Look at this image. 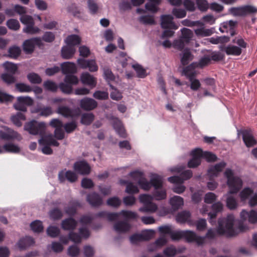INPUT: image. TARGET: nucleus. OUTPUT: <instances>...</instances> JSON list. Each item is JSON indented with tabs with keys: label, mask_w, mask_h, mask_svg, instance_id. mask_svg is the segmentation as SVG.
Segmentation results:
<instances>
[{
	"label": "nucleus",
	"mask_w": 257,
	"mask_h": 257,
	"mask_svg": "<svg viewBox=\"0 0 257 257\" xmlns=\"http://www.w3.org/2000/svg\"><path fill=\"white\" fill-rule=\"evenodd\" d=\"M143 173L139 171L130 172V176L135 180H138L137 183L140 188L144 190L149 191L151 188V182L143 176Z\"/></svg>",
	"instance_id": "5"
},
{
	"label": "nucleus",
	"mask_w": 257,
	"mask_h": 257,
	"mask_svg": "<svg viewBox=\"0 0 257 257\" xmlns=\"http://www.w3.org/2000/svg\"><path fill=\"white\" fill-rule=\"evenodd\" d=\"M195 33L198 36L206 37L211 35L213 34V31L211 29L201 28L196 29Z\"/></svg>",
	"instance_id": "49"
},
{
	"label": "nucleus",
	"mask_w": 257,
	"mask_h": 257,
	"mask_svg": "<svg viewBox=\"0 0 257 257\" xmlns=\"http://www.w3.org/2000/svg\"><path fill=\"white\" fill-rule=\"evenodd\" d=\"M170 203L174 209H178L184 204L183 199L179 196H175L171 198Z\"/></svg>",
	"instance_id": "34"
},
{
	"label": "nucleus",
	"mask_w": 257,
	"mask_h": 257,
	"mask_svg": "<svg viewBox=\"0 0 257 257\" xmlns=\"http://www.w3.org/2000/svg\"><path fill=\"white\" fill-rule=\"evenodd\" d=\"M79 105L82 110L91 111L97 107L98 103L93 98L86 97L79 101Z\"/></svg>",
	"instance_id": "10"
},
{
	"label": "nucleus",
	"mask_w": 257,
	"mask_h": 257,
	"mask_svg": "<svg viewBox=\"0 0 257 257\" xmlns=\"http://www.w3.org/2000/svg\"><path fill=\"white\" fill-rule=\"evenodd\" d=\"M20 21L25 25L23 29V32L30 35H35L40 33L41 30L35 26V21L31 16L23 15L21 17Z\"/></svg>",
	"instance_id": "4"
},
{
	"label": "nucleus",
	"mask_w": 257,
	"mask_h": 257,
	"mask_svg": "<svg viewBox=\"0 0 257 257\" xmlns=\"http://www.w3.org/2000/svg\"><path fill=\"white\" fill-rule=\"evenodd\" d=\"M224 176L227 178V184L229 189V194H236L242 188L243 182L241 179L234 176L233 172L230 169H226Z\"/></svg>",
	"instance_id": "2"
},
{
	"label": "nucleus",
	"mask_w": 257,
	"mask_h": 257,
	"mask_svg": "<svg viewBox=\"0 0 257 257\" xmlns=\"http://www.w3.org/2000/svg\"><path fill=\"white\" fill-rule=\"evenodd\" d=\"M80 79L83 84L87 85L91 88L95 87L97 84L96 78L88 72L83 73L81 75Z\"/></svg>",
	"instance_id": "18"
},
{
	"label": "nucleus",
	"mask_w": 257,
	"mask_h": 257,
	"mask_svg": "<svg viewBox=\"0 0 257 257\" xmlns=\"http://www.w3.org/2000/svg\"><path fill=\"white\" fill-rule=\"evenodd\" d=\"M212 211L208 213L211 221L215 219L218 213L221 212L223 209V205L220 201L213 203L211 206Z\"/></svg>",
	"instance_id": "24"
},
{
	"label": "nucleus",
	"mask_w": 257,
	"mask_h": 257,
	"mask_svg": "<svg viewBox=\"0 0 257 257\" xmlns=\"http://www.w3.org/2000/svg\"><path fill=\"white\" fill-rule=\"evenodd\" d=\"M77 62L79 67L82 69L88 68L90 72H95L98 70V66L93 59L86 60L83 58H79Z\"/></svg>",
	"instance_id": "9"
},
{
	"label": "nucleus",
	"mask_w": 257,
	"mask_h": 257,
	"mask_svg": "<svg viewBox=\"0 0 257 257\" xmlns=\"http://www.w3.org/2000/svg\"><path fill=\"white\" fill-rule=\"evenodd\" d=\"M163 254L166 257H174L177 254V249L175 246L171 245L164 249Z\"/></svg>",
	"instance_id": "57"
},
{
	"label": "nucleus",
	"mask_w": 257,
	"mask_h": 257,
	"mask_svg": "<svg viewBox=\"0 0 257 257\" xmlns=\"http://www.w3.org/2000/svg\"><path fill=\"white\" fill-rule=\"evenodd\" d=\"M57 113L61 114L65 117L73 116V112L72 110L67 106H59L57 110Z\"/></svg>",
	"instance_id": "39"
},
{
	"label": "nucleus",
	"mask_w": 257,
	"mask_h": 257,
	"mask_svg": "<svg viewBox=\"0 0 257 257\" xmlns=\"http://www.w3.org/2000/svg\"><path fill=\"white\" fill-rule=\"evenodd\" d=\"M16 89L19 92H30L32 91V88L24 83H18L15 85Z\"/></svg>",
	"instance_id": "44"
},
{
	"label": "nucleus",
	"mask_w": 257,
	"mask_h": 257,
	"mask_svg": "<svg viewBox=\"0 0 257 257\" xmlns=\"http://www.w3.org/2000/svg\"><path fill=\"white\" fill-rule=\"evenodd\" d=\"M211 59L209 56H206L202 57L199 61V62H195V66L196 68H203L205 66H207L210 62Z\"/></svg>",
	"instance_id": "55"
},
{
	"label": "nucleus",
	"mask_w": 257,
	"mask_h": 257,
	"mask_svg": "<svg viewBox=\"0 0 257 257\" xmlns=\"http://www.w3.org/2000/svg\"><path fill=\"white\" fill-rule=\"evenodd\" d=\"M43 45L42 39L39 37L31 38L25 40L23 44V48L26 54L32 53L35 46L40 47Z\"/></svg>",
	"instance_id": "6"
},
{
	"label": "nucleus",
	"mask_w": 257,
	"mask_h": 257,
	"mask_svg": "<svg viewBox=\"0 0 257 257\" xmlns=\"http://www.w3.org/2000/svg\"><path fill=\"white\" fill-rule=\"evenodd\" d=\"M153 196L157 200H163L166 197V192L165 190L162 189H155L153 192Z\"/></svg>",
	"instance_id": "59"
},
{
	"label": "nucleus",
	"mask_w": 257,
	"mask_h": 257,
	"mask_svg": "<svg viewBox=\"0 0 257 257\" xmlns=\"http://www.w3.org/2000/svg\"><path fill=\"white\" fill-rule=\"evenodd\" d=\"M253 191L249 187L244 188L239 194L240 199L242 201H245L248 197L253 194Z\"/></svg>",
	"instance_id": "46"
},
{
	"label": "nucleus",
	"mask_w": 257,
	"mask_h": 257,
	"mask_svg": "<svg viewBox=\"0 0 257 257\" xmlns=\"http://www.w3.org/2000/svg\"><path fill=\"white\" fill-rule=\"evenodd\" d=\"M77 225V222L73 218L69 217L63 220L61 222V228L64 230L72 231Z\"/></svg>",
	"instance_id": "21"
},
{
	"label": "nucleus",
	"mask_w": 257,
	"mask_h": 257,
	"mask_svg": "<svg viewBox=\"0 0 257 257\" xmlns=\"http://www.w3.org/2000/svg\"><path fill=\"white\" fill-rule=\"evenodd\" d=\"M140 22L146 25H155V21L154 17L152 16L145 15L140 18Z\"/></svg>",
	"instance_id": "58"
},
{
	"label": "nucleus",
	"mask_w": 257,
	"mask_h": 257,
	"mask_svg": "<svg viewBox=\"0 0 257 257\" xmlns=\"http://www.w3.org/2000/svg\"><path fill=\"white\" fill-rule=\"evenodd\" d=\"M113 127L121 138H125L126 137L125 131L118 118H115L113 123Z\"/></svg>",
	"instance_id": "29"
},
{
	"label": "nucleus",
	"mask_w": 257,
	"mask_h": 257,
	"mask_svg": "<svg viewBox=\"0 0 257 257\" xmlns=\"http://www.w3.org/2000/svg\"><path fill=\"white\" fill-rule=\"evenodd\" d=\"M80 253V249L76 245H72L68 249V254L71 257H76Z\"/></svg>",
	"instance_id": "64"
},
{
	"label": "nucleus",
	"mask_w": 257,
	"mask_h": 257,
	"mask_svg": "<svg viewBox=\"0 0 257 257\" xmlns=\"http://www.w3.org/2000/svg\"><path fill=\"white\" fill-rule=\"evenodd\" d=\"M191 217V213L188 211H183L178 213L176 216V220L178 222L184 223L187 222L190 224V218Z\"/></svg>",
	"instance_id": "31"
},
{
	"label": "nucleus",
	"mask_w": 257,
	"mask_h": 257,
	"mask_svg": "<svg viewBox=\"0 0 257 257\" xmlns=\"http://www.w3.org/2000/svg\"><path fill=\"white\" fill-rule=\"evenodd\" d=\"M121 203V200L117 197H112L108 198L106 201L108 206L114 208L118 207Z\"/></svg>",
	"instance_id": "53"
},
{
	"label": "nucleus",
	"mask_w": 257,
	"mask_h": 257,
	"mask_svg": "<svg viewBox=\"0 0 257 257\" xmlns=\"http://www.w3.org/2000/svg\"><path fill=\"white\" fill-rule=\"evenodd\" d=\"M4 152H9L12 153H19L20 152V148L17 145L13 144H6L3 146Z\"/></svg>",
	"instance_id": "41"
},
{
	"label": "nucleus",
	"mask_w": 257,
	"mask_h": 257,
	"mask_svg": "<svg viewBox=\"0 0 257 257\" xmlns=\"http://www.w3.org/2000/svg\"><path fill=\"white\" fill-rule=\"evenodd\" d=\"M226 165V163L221 162L209 168L208 170V174L210 176V180H211L212 177H217Z\"/></svg>",
	"instance_id": "17"
},
{
	"label": "nucleus",
	"mask_w": 257,
	"mask_h": 257,
	"mask_svg": "<svg viewBox=\"0 0 257 257\" xmlns=\"http://www.w3.org/2000/svg\"><path fill=\"white\" fill-rule=\"evenodd\" d=\"M242 135L243 141L246 147H251L256 144V141L250 129L243 130Z\"/></svg>",
	"instance_id": "15"
},
{
	"label": "nucleus",
	"mask_w": 257,
	"mask_h": 257,
	"mask_svg": "<svg viewBox=\"0 0 257 257\" xmlns=\"http://www.w3.org/2000/svg\"><path fill=\"white\" fill-rule=\"evenodd\" d=\"M225 53L227 55L239 56L242 53L241 49L236 46L229 45L226 46Z\"/></svg>",
	"instance_id": "32"
},
{
	"label": "nucleus",
	"mask_w": 257,
	"mask_h": 257,
	"mask_svg": "<svg viewBox=\"0 0 257 257\" xmlns=\"http://www.w3.org/2000/svg\"><path fill=\"white\" fill-rule=\"evenodd\" d=\"M86 201L93 207H98L103 203L102 197L96 192L88 194L86 197Z\"/></svg>",
	"instance_id": "14"
},
{
	"label": "nucleus",
	"mask_w": 257,
	"mask_h": 257,
	"mask_svg": "<svg viewBox=\"0 0 257 257\" xmlns=\"http://www.w3.org/2000/svg\"><path fill=\"white\" fill-rule=\"evenodd\" d=\"M76 52V49L73 46H65L61 49V56L63 59H70L73 57Z\"/></svg>",
	"instance_id": "26"
},
{
	"label": "nucleus",
	"mask_w": 257,
	"mask_h": 257,
	"mask_svg": "<svg viewBox=\"0 0 257 257\" xmlns=\"http://www.w3.org/2000/svg\"><path fill=\"white\" fill-rule=\"evenodd\" d=\"M64 81L66 83L69 84L72 86L73 85L77 84L79 80L77 76L73 74H67L66 75Z\"/></svg>",
	"instance_id": "51"
},
{
	"label": "nucleus",
	"mask_w": 257,
	"mask_h": 257,
	"mask_svg": "<svg viewBox=\"0 0 257 257\" xmlns=\"http://www.w3.org/2000/svg\"><path fill=\"white\" fill-rule=\"evenodd\" d=\"M6 130V132L0 131V138L2 140L9 141L14 139H17L18 140H21L22 139L21 135L17 132L8 127H7Z\"/></svg>",
	"instance_id": "13"
},
{
	"label": "nucleus",
	"mask_w": 257,
	"mask_h": 257,
	"mask_svg": "<svg viewBox=\"0 0 257 257\" xmlns=\"http://www.w3.org/2000/svg\"><path fill=\"white\" fill-rule=\"evenodd\" d=\"M120 214L126 220L136 219L138 217L137 213L132 211L122 210L120 211Z\"/></svg>",
	"instance_id": "47"
},
{
	"label": "nucleus",
	"mask_w": 257,
	"mask_h": 257,
	"mask_svg": "<svg viewBox=\"0 0 257 257\" xmlns=\"http://www.w3.org/2000/svg\"><path fill=\"white\" fill-rule=\"evenodd\" d=\"M196 68L195 63L193 62L190 65L184 67L182 72V75L186 76L188 79H191V78L196 77L197 75L196 72L195 70Z\"/></svg>",
	"instance_id": "20"
},
{
	"label": "nucleus",
	"mask_w": 257,
	"mask_h": 257,
	"mask_svg": "<svg viewBox=\"0 0 257 257\" xmlns=\"http://www.w3.org/2000/svg\"><path fill=\"white\" fill-rule=\"evenodd\" d=\"M35 112H39L41 116H48L53 113L52 108L50 106L40 107L36 108Z\"/></svg>",
	"instance_id": "45"
},
{
	"label": "nucleus",
	"mask_w": 257,
	"mask_h": 257,
	"mask_svg": "<svg viewBox=\"0 0 257 257\" xmlns=\"http://www.w3.org/2000/svg\"><path fill=\"white\" fill-rule=\"evenodd\" d=\"M62 72L64 74H72L76 72L75 64L72 62H64L61 64Z\"/></svg>",
	"instance_id": "27"
},
{
	"label": "nucleus",
	"mask_w": 257,
	"mask_h": 257,
	"mask_svg": "<svg viewBox=\"0 0 257 257\" xmlns=\"http://www.w3.org/2000/svg\"><path fill=\"white\" fill-rule=\"evenodd\" d=\"M231 13L235 16H245L248 14H252L257 12V9L250 5H246L240 7L232 8Z\"/></svg>",
	"instance_id": "7"
},
{
	"label": "nucleus",
	"mask_w": 257,
	"mask_h": 257,
	"mask_svg": "<svg viewBox=\"0 0 257 257\" xmlns=\"http://www.w3.org/2000/svg\"><path fill=\"white\" fill-rule=\"evenodd\" d=\"M47 232L49 236L52 237H56L59 235L60 231L58 227L50 226L47 228Z\"/></svg>",
	"instance_id": "62"
},
{
	"label": "nucleus",
	"mask_w": 257,
	"mask_h": 257,
	"mask_svg": "<svg viewBox=\"0 0 257 257\" xmlns=\"http://www.w3.org/2000/svg\"><path fill=\"white\" fill-rule=\"evenodd\" d=\"M43 85L46 89L52 92H56L58 88V86L56 84L50 80L45 81Z\"/></svg>",
	"instance_id": "63"
},
{
	"label": "nucleus",
	"mask_w": 257,
	"mask_h": 257,
	"mask_svg": "<svg viewBox=\"0 0 257 257\" xmlns=\"http://www.w3.org/2000/svg\"><path fill=\"white\" fill-rule=\"evenodd\" d=\"M234 217L232 214L228 215L226 217L218 219L217 233L220 235H225L227 237L236 235L238 232L233 228Z\"/></svg>",
	"instance_id": "1"
},
{
	"label": "nucleus",
	"mask_w": 257,
	"mask_h": 257,
	"mask_svg": "<svg viewBox=\"0 0 257 257\" xmlns=\"http://www.w3.org/2000/svg\"><path fill=\"white\" fill-rule=\"evenodd\" d=\"M50 216L54 220H59L63 216V213L60 209L58 208H54L50 211Z\"/></svg>",
	"instance_id": "56"
},
{
	"label": "nucleus",
	"mask_w": 257,
	"mask_h": 257,
	"mask_svg": "<svg viewBox=\"0 0 257 257\" xmlns=\"http://www.w3.org/2000/svg\"><path fill=\"white\" fill-rule=\"evenodd\" d=\"M93 96L98 100H106L108 98V93L106 91L97 90L94 92Z\"/></svg>",
	"instance_id": "61"
},
{
	"label": "nucleus",
	"mask_w": 257,
	"mask_h": 257,
	"mask_svg": "<svg viewBox=\"0 0 257 257\" xmlns=\"http://www.w3.org/2000/svg\"><path fill=\"white\" fill-rule=\"evenodd\" d=\"M132 67L136 71L138 77L143 78L147 76L146 70L141 65L137 64L133 65Z\"/></svg>",
	"instance_id": "54"
},
{
	"label": "nucleus",
	"mask_w": 257,
	"mask_h": 257,
	"mask_svg": "<svg viewBox=\"0 0 257 257\" xmlns=\"http://www.w3.org/2000/svg\"><path fill=\"white\" fill-rule=\"evenodd\" d=\"M183 238L188 242H195L198 245L205 242V237L198 236L196 233L191 230H184Z\"/></svg>",
	"instance_id": "8"
},
{
	"label": "nucleus",
	"mask_w": 257,
	"mask_h": 257,
	"mask_svg": "<svg viewBox=\"0 0 257 257\" xmlns=\"http://www.w3.org/2000/svg\"><path fill=\"white\" fill-rule=\"evenodd\" d=\"M70 206L65 209V212L69 215H74L77 211V208L81 207L80 203L77 200H72L69 202Z\"/></svg>",
	"instance_id": "30"
},
{
	"label": "nucleus",
	"mask_w": 257,
	"mask_h": 257,
	"mask_svg": "<svg viewBox=\"0 0 257 257\" xmlns=\"http://www.w3.org/2000/svg\"><path fill=\"white\" fill-rule=\"evenodd\" d=\"M27 78L30 82L33 84H40L42 82L41 77L35 73H29L27 75Z\"/></svg>",
	"instance_id": "60"
},
{
	"label": "nucleus",
	"mask_w": 257,
	"mask_h": 257,
	"mask_svg": "<svg viewBox=\"0 0 257 257\" xmlns=\"http://www.w3.org/2000/svg\"><path fill=\"white\" fill-rule=\"evenodd\" d=\"M181 38L185 42V43H189L193 36V32L189 29L184 28L181 29Z\"/></svg>",
	"instance_id": "38"
},
{
	"label": "nucleus",
	"mask_w": 257,
	"mask_h": 257,
	"mask_svg": "<svg viewBox=\"0 0 257 257\" xmlns=\"http://www.w3.org/2000/svg\"><path fill=\"white\" fill-rule=\"evenodd\" d=\"M158 208L157 205L152 201L145 204L139 209V211L142 212H155Z\"/></svg>",
	"instance_id": "35"
},
{
	"label": "nucleus",
	"mask_w": 257,
	"mask_h": 257,
	"mask_svg": "<svg viewBox=\"0 0 257 257\" xmlns=\"http://www.w3.org/2000/svg\"><path fill=\"white\" fill-rule=\"evenodd\" d=\"M31 229L35 232L39 233L43 230L42 222L40 220H35L30 224Z\"/></svg>",
	"instance_id": "50"
},
{
	"label": "nucleus",
	"mask_w": 257,
	"mask_h": 257,
	"mask_svg": "<svg viewBox=\"0 0 257 257\" xmlns=\"http://www.w3.org/2000/svg\"><path fill=\"white\" fill-rule=\"evenodd\" d=\"M113 228L118 233H125L131 229V225L126 220L119 221L114 224Z\"/></svg>",
	"instance_id": "22"
},
{
	"label": "nucleus",
	"mask_w": 257,
	"mask_h": 257,
	"mask_svg": "<svg viewBox=\"0 0 257 257\" xmlns=\"http://www.w3.org/2000/svg\"><path fill=\"white\" fill-rule=\"evenodd\" d=\"M25 119V115L22 112H18L16 115L12 116L11 117L13 122L18 127L22 125L21 120H24Z\"/></svg>",
	"instance_id": "42"
},
{
	"label": "nucleus",
	"mask_w": 257,
	"mask_h": 257,
	"mask_svg": "<svg viewBox=\"0 0 257 257\" xmlns=\"http://www.w3.org/2000/svg\"><path fill=\"white\" fill-rule=\"evenodd\" d=\"M6 25L10 30L14 31H17L20 28V25L19 21L14 19H11L8 20Z\"/></svg>",
	"instance_id": "52"
},
{
	"label": "nucleus",
	"mask_w": 257,
	"mask_h": 257,
	"mask_svg": "<svg viewBox=\"0 0 257 257\" xmlns=\"http://www.w3.org/2000/svg\"><path fill=\"white\" fill-rule=\"evenodd\" d=\"M121 183L126 185L125 192L130 194H137L139 192L138 187L132 182L128 181H121Z\"/></svg>",
	"instance_id": "33"
},
{
	"label": "nucleus",
	"mask_w": 257,
	"mask_h": 257,
	"mask_svg": "<svg viewBox=\"0 0 257 257\" xmlns=\"http://www.w3.org/2000/svg\"><path fill=\"white\" fill-rule=\"evenodd\" d=\"M73 168L77 173L83 175H88L91 171L89 165L84 160L75 162Z\"/></svg>",
	"instance_id": "11"
},
{
	"label": "nucleus",
	"mask_w": 257,
	"mask_h": 257,
	"mask_svg": "<svg viewBox=\"0 0 257 257\" xmlns=\"http://www.w3.org/2000/svg\"><path fill=\"white\" fill-rule=\"evenodd\" d=\"M8 52L10 58L17 59L21 53V49L18 46H13L9 49Z\"/></svg>",
	"instance_id": "43"
},
{
	"label": "nucleus",
	"mask_w": 257,
	"mask_h": 257,
	"mask_svg": "<svg viewBox=\"0 0 257 257\" xmlns=\"http://www.w3.org/2000/svg\"><path fill=\"white\" fill-rule=\"evenodd\" d=\"M150 182L151 187H153L155 189L157 190L162 189L163 184L162 176L157 174H152L151 176Z\"/></svg>",
	"instance_id": "25"
},
{
	"label": "nucleus",
	"mask_w": 257,
	"mask_h": 257,
	"mask_svg": "<svg viewBox=\"0 0 257 257\" xmlns=\"http://www.w3.org/2000/svg\"><path fill=\"white\" fill-rule=\"evenodd\" d=\"M59 180L61 182H63L66 179L70 182H75L77 180V176L76 173L72 171L68 170L66 172L61 171L58 174Z\"/></svg>",
	"instance_id": "16"
},
{
	"label": "nucleus",
	"mask_w": 257,
	"mask_h": 257,
	"mask_svg": "<svg viewBox=\"0 0 257 257\" xmlns=\"http://www.w3.org/2000/svg\"><path fill=\"white\" fill-rule=\"evenodd\" d=\"M226 205L229 209L234 210L237 207L238 203L234 197L229 195L226 199Z\"/></svg>",
	"instance_id": "40"
},
{
	"label": "nucleus",
	"mask_w": 257,
	"mask_h": 257,
	"mask_svg": "<svg viewBox=\"0 0 257 257\" xmlns=\"http://www.w3.org/2000/svg\"><path fill=\"white\" fill-rule=\"evenodd\" d=\"M3 67L6 70L12 74H15L18 70V67L16 64L7 61L3 64Z\"/></svg>",
	"instance_id": "48"
},
{
	"label": "nucleus",
	"mask_w": 257,
	"mask_h": 257,
	"mask_svg": "<svg viewBox=\"0 0 257 257\" xmlns=\"http://www.w3.org/2000/svg\"><path fill=\"white\" fill-rule=\"evenodd\" d=\"M65 42L67 45L75 47V45H79L80 43L81 39L78 35H71L67 37Z\"/></svg>",
	"instance_id": "37"
},
{
	"label": "nucleus",
	"mask_w": 257,
	"mask_h": 257,
	"mask_svg": "<svg viewBox=\"0 0 257 257\" xmlns=\"http://www.w3.org/2000/svg\"><path fill=\"white\" fill-rule=\"evenodd\" d=\"M94 119V115L92 113H84L81 118V123L83 124L90 125Z\"/></svg>",
	"instance_id": "36"
},
{
	"label": "nucleus",
	"mask_w": 257,
	"mask_h": 257,
	"mask_svg": "<svg viewBox=\"0 0 257 257\" xmlns=\"http://www.w3.org/2000/svg\"><path fill=\"white\" fill-rule=\"evenodd\" d=\"M181 63L182 65L186 66L193 59L194 56L188 49H185L181 55Z\"/></svg>",
	"instance_id": "28"
},
{
	"label": "nucleus",
	"mask_w": 257,
	"mask_h": 257,
	"mask_svg": "<svg viewBox=\"0 0 257 257\" xmlns=\"http://www.w3.org/2000/svg\"><path fill=\"white\" fill-rule=\"evenodd\" d=\"M35 241L33 237L26 236L21 238L17 243V245L21 250H23L33 245Z\"/></svg>",
	"instance_id": "23"
},
{
	"label": "nucleus",
	"mask_w": 257,
	"mask_h": 257,
	"mask_svg": "<svg viewBox=\"0 0 257 257\" xmlns=\"http://www.w3.org/2000/svg\"><path fill=\"white\" fill-rule=\"evenodd\" d=\"M24 129L31 135L42 136L45 134L46 124L44 122L32 120L26 123Z\"/></svg>",
	"instance_id": "3"
},
{
	"label": "nucleus",
	"mask_w": 257,
	"mask_h": 257,
	"mask_svg": "<svg viewBox=\"0 0 257 257\" xmlns=\"http://www.w3.org/2000/svg\"><path fill=\"white\" fill-rule=\"evenodd\" d=\"M173 17L170 15H162L161 17V25L163 29L177 30L178 27L173 22Z\"/></svg>",
	"instance_id": "12"
},
{
	"label": "nucleus",
	"mask_w": 257,
	"mask_h": 257,
	"mask_svg": "<svg viewBox=\"0 0 257 257\" xmlns=\"http://www.w3.org/2000/svg\"><path fill=\"white\" fill-rule=\"evenodd\" d=\"M240 218L243 221L248 220L252 223L257 222V212L254 210H251L249 212L243 210L240 214Z\"/></svg>",
	"instance_id": "19"
}]
</instances>
